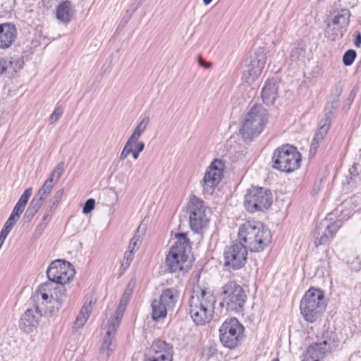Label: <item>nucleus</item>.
<instances>
[{"mask_svg":"<svg viewBox=\"0 0 361 361\" xmlns=\"http://www.w3.org/2000/svg\"><path fill=\"white\" fill-rule=\"evenodd\" d=\"M350 17V12L348 9L334 12L331 20L326 24L325 37L331 41L341 39L347 30Z\"/></svg>","mask_w":361,"mask_h":361,"instance_id":"13","label":"nucleus"},{"mask_svg":"<svg viewBox=\"0 0 361 361\" xmlns=\"http://www.w3.org/2000/svg\"><path fill=\"white\" fill-rule=\"evenodd\" d=\"M134 143L130 142V140H127V142H126V144L124 145V147L120 154V156H119V160L120 161H123L125 160L128 156L131 154L132 152V147L134 146Z\"/></svg>","mask_w":361,"mask_h":361,"instance_id":"39","label":"nucleus"},{"mask_svg":"<svg viewBox=\"0 0 361 361\" xmlns=\"http://www.w3.org/2000/svg\"><path fill=\"white\" fill-rule=\"evenodd\" d=\"M74 16V10L69 1L61 3L56 9V18L63 23H69Z\"/></svg>","mask_w":361,"mask_h":361,"instance_id":"25","label":"nucleus"},{"mask_svg":"<svg viewBox=\"0 0 361 361\" xmlns=\"http://www.w3.org/2000/svg\"><path fill=\"white\" fill-rule=\"evenodd\" d=\"M125 310H126V308L118 305L116 310L114 317L121 320Z\"/></svg>","mask_w":361,"mask_h":361,"instance_id":"50","label":"nucleus"},{"mask_svg":"<svg viewBox=\"0 0 361 361\" xmlns=\"http://www.w3.org/2000/svg\"><path fill=\"white\" fill-rule=\"evenodd\" d=\"M121 319L114 317L111 324L107 329L106 334L108 335L115 336L117 329L120 325Z\"/></svg>","mask_w":361,"mask_h":361,"instance_id":"43","label":"nucleus"},{"mask_svg":"<svg viewBox=\"0 0 361 361\" xmlns=\"http://www.w3.org/2000/svg\"><path fill=\"white\" fill-rule=\"evenodd\" d=\"M18 220V219L10 215L0 233L8 236V235L9 234V233L11 232V229L15 226Z\"/></svg>","mask_w":361,"mask_h":361,"instance_id":"37","label":"nucleus"},{"mask_svg":"<svg viewBox=\"0 0 361 361\" xmlns=\"http://www.w3.org/2000/svg\"><path fill=\"white\" fill-rule=\"evenodd\" d=\"M131 294H132V290H126L124 293L123 294L122 296H123L124 298L130 300V296H131Z\"/></svg>","mask_w":361,"mask_h":361,"instance_id":"55","label":"nucleus"},{"mask_svg":"<svg viewBox=\"0 0 361 361\" xmlns=\"http://www.w3.org/2000/svg\"><path fill=\"white\" fill-rule=\"evenodd\" d=\"M306 50L302 47H294L291 49L286 59V63L289 66H295L302 62L305 56Z\"/></svg>","mask_w":361,"mask_h":361,"instance_id":"28","label":"nucleus"},{"mask_svg":"<svg viewBox=\"0 0 361 361\" xmlns=\"http://www.w3.org/2000/svg\"><path fill=\"white\" fill-rule=\"evenodd\" d=\"M278 94V87L274 79L267 80L262 90V99L267 105L272 104Z\"/></svg>","mask_w":361,"mask_h":361,"instance_id":"22","label":"nucleus"},{"mask_svg":"<svg viewBox=\"0 0 361 361\" xmlns=\"http://www.w3.org/2000/svg\"><path fill=\"white\" fill-rule=\"evenodd\" d=\"M173 347L160 339L155 340L147 349L143 361H173Z\"/></svg>","mask_w":361,"mask_h":361,"instance_id":"18","label":"nucleus"},{"mask_svg":"<svg viewBox=\"0 0 361 361\" xmlns=\"http://www.w3.org/2000/svg\"><path fill=\"white\" fill-rule=\"evenodd\" d=\"M188 303L190 317L196 324L204 325L212 320L216 305L212 293L197 288L193 290Z\"/></svg>","mask_w":361,"mask_h":361,"instance_id":"1","label":"nucleus"},{"mask_svg":"<svg viewBox=\"0 0 361 361\" xmlns=\"http://www.w3.org/2000/svg\"><path fill=\"white\" fill-rule=\"evenodd\" d=\"M340 97V90H336V97L332 99L331 102L326 103L324 107V115L322 120H328L329 123H331V118L334 116V111L338 106V102Z\"/></svg>","mask_w":361,"mask_h":361,"instance_id":"32","label":"nucleus"},{"mask_svg":"<svg viewBox=\"0 0 361 361\" xmlns=\"http://www.w3.org/2000/svg\"><path fill=\"white\" fill-rule=\"evenodd\" d=\"M8 68L7 61L0 57V75Z\"/></svg>","mask_w":361,"mask_h":361,"instance_id":"51","label":"nucleus"},{"mask_svg":"<svg viewBox=\"0 0 361 361\" xmlns=\"http://www.w3.org/2000/svg\"><path fill=\"white\" fill-rule=\"evenodd\" d=\"M179 298V293L177 288H167L162 290L159 300L166 306L167 308L171 310L174 308Z\"/></svg>","mask_w":361,"mask_h":361,"instance_id":"23","label":"nucleus"},{"mask_svg":"<svg viewBox=\"0 0 361 361\" xmlns=\"http://www.w3.org/2000/svg\"><path fill=\"white\" fill-rule=\"evenodd\" d=\"M42 204H43L37 201V199L32 198L23 215L24 221L30 222L37 213Z\"/></svg>","mask_w":361,"mask_h":361,"instance_id":"33","label":"nucleus"},{"mask_svg":"<svg viewBox=\"0 0 361 361\" xmlns=\"http://www.w3.org/2000/svg\"><path fill=\"white\" fill-rule=\"evenodd\" d=\"M63 194H64V190L63 189H60V190H57L54 193V195L51 199V200H52L53 202H56V204H59L60 203V202L61 201V200H62Z\"/></svg>","mask_w":361,"mask_h":361,"instance_id":"48","label":"nucleus"},{"mask_svg":"<svg viewBox=\"0 0 361 361\" xmlns=\"http://www.w3.org/2000/svg\"><path fill=\"white\" fill-rule=\"evenodd\" d=\"M175 236L176 241L166 257V266L171 272L187 271L188 257L186 251L190 247L189 240L183 233H176Z\"/></svg>","mask_w":361,"mask_h":361,"instance_id":"8","label":"nucleus"},{"mask_svg":"<svg viewBox=\"0 0 361 361\" xmlns=\"http://www.w3.org/2000/svg\"><path fill=\"white\" fill-rule=\"evenodd\" d=\"M149 123V116H145L135 128L133 133L128 140L133 142L134 144L137 143V142L140 138L142 134L146 130Z\"/></svg>","mask_w":361,"mask_h":361,"instance_id":"30","label":"nucleus"},{"mask_svg":"<svg viewBox=\"0 0 361 361\" xmlns=\"http://www.w3.org/2000/svg\"><path fill=\"white\" fill-rule=\"evenodd\" d=\"M95 200L92 198L88 199L84 204L82 213L87 214L90 213L94 208Z\"/></svg>","mask_w":361,"mask_h":361,"instance_id":"45","label":"nucleus"},{"mask_svg":"<svg viewBox=\"0 0 361 361\" xmlns=\"http://www.w3.org/2000/svg\"><path fill=\"white\" fill-rule=\"evenodd\" d=\"M129 300L122 296L120 302L119 306L123 307L124 308H126L127 305L128 304Z\"/></svg>","mask_w":361,"mask_h":361,"instance_id":"53","label":"nucleus"},{"mask_svg":"<svg viewBox=\"0 0 361 361\" xmlns=\"http://www.w3.org/2000/svg\"><path fill=\"white\" fill-rule=\"evenodd\" d=\"M271 203L272 194L271 191L262 188L250 189L245 195V207L251 213L268 209Z\"/></svg>","mask_w":361,"mask_h":361,"instance_id":"12","label":"nucleus"},{"mask_svg":"<svg viewBox=\"0 0 361 361\" xmlns=\"http://www.w3.org/2000/svg\"><path fill=\"white\" fill-rule=\"evenodd\" d=\"M75 275V270L71 263L58 259L52 262L47 270L49 281L64 285L69 283Z\"/></svg>","mask_w":361,"mask_h":361,"instance_id":"14","label":"nucleus"},{"mask_svg":"<svg viewBox=\"0 0 361 361\" xmlns=\"http://www.w3.org/2000/svg\"><path fill=\"white\" fill-rule=\"evenodd\" d=\"M23 61L21 59H13L7 61L8 68H11L16 73L23 68Z\"/></svg>","mask_w":361,"mask_h":361,"instance_id":"41","label":"nucleus"},{"mask_svg":"<svg viewBox=\"0 0 361 361\" xmlns=\"http://www.w3.org/2000/svg\"><path fill=\"white\" fill-rule=\"evenodd\" d=\"M42 316V311L39 306L27 310L20 317V329L26 334L32 332L37 327Z\"/></svg>","mask_w":361,"mask_h":361,"instance_id":"20","label":"nucleus"},{"mask_svg":"<svg viewBox=\"0 0 361 361\" xmlns=\"http://www.w3.org/2000/svg\"><path fill=\"white\" fill-rule=\"evenodd\" d=\"M93 303L94 302H92V300H87L82 307L80 313L77 316L73 324V329L75 331L82 328L85 323L87 322L90 317V314L92 310Z\"/></svg>","mask_w":361,"mask_h":361,"instance_id":"26","label":"nucleus"},{"mask_svg":"<svg viewBox=\"0 0 361 361\" xmlns=\"http://www.w3.org/2000/svg\"><path fill=\"white\" fill-rule=\"evenodd\" d=\"M207 207L204 202L196 196H192L188 205V214L190 229L195 233H202L209 224Z\"/></svg>","mask_w":361,"mask_h":361,"instance_id":"10","label":"nucleus"},{"mask_svg":"<svg viewBox=\"0 0 361 361\" xmlns=\"http://www.w3.org/2000/svg\"><path fill=\"white\" fill-rule=\"evenodd\" d=\"M266 61L267 56L264 50H257L245 70L243 72L242 81L249 85L253 83L262 73Z\"/></svg>","mask_w":361,"mask_h":361,"instance_id":"19","label":"nucleus"},{"mask_svg":"<svg viewBox=\"0 0 361 361\" xmlns=\"http://www.w3.org/2000/svg\"><path fill=\"white\" fill-rule=\"evenodd\" d=\"M356 55V51L353 49H349L345 51L343 56V64L347 66L352 65L355 59Z\"/></svg>","mask_w":361,"mask_h":361,"instance_id":"38","label":"nucleus"},{"mask_svg":"<svg viewBox=\"0 0 361 361\" xmlns=\"http://www.w3.org/2000/svg\"><path fill=\"white\" fill-rule=\"evenodd\" d=\"M135 149L132 148V155L134 159H137L139 154L145 149V143L143 142H139V140L135 145Z\"/></svg>","mask_w":361,"mask_h":361,"instance_id":"44","label":"nucleus"},{"mask_svg":"<svg viewBox=\"0 0 361 361\" xmlns=\"http://www.w3.org/2000/svg\"><path fill=\"white\" fill-rule=\"evenodd\" d=\"M24 209H25V207H23L16 203L14 208L13 209L11 216H13V217L19 219V218H20L21 214L23 213V212L24 211Z\"/></svg>","mask_w":361,"mask_h":361,"instance_id":"47","label":"nucleus"},{"mask_svg":"<svg viewBox=\"0 0 361 361\" xmlns=\"http://www.w3.org/2000/svg\"><path fill=\"white\" fill-rule=\"evenodd\" d=\"M141 244V239L139 235H135L130 240L128 250L135 252Z\"/></svg>","mask_w":361,"mask_h":361,"instance_id":"42","label":"nucleus"},{"mask_svg":"<svg viewBox=\"0 0 361 361\" xmlns=\"http://www.w3.org/2000/svg\"><path fill=\"white\" fill-rule=\"evenodd\" d=\"M198 61H199V64H200L201 66L204 67V68H210V67L212 66V63H207V62H205V61L202 59V56H200L198 57Z\"/></svg>","mask_w":361,"mask_h":361,"instance_id":"52","label":"nucleus"},{"mask_svg":"<svg viewBox=\"0 0 361 361\" xmlns=\"http://www.w3.org/2000/svg\"><path fill=\"white\" fill-rule=\"evenodd\" d=\"M41 296L49 316L55 315L61 308L67 298V290L64 285L46 282L39 287L37 297Z\"/></svg>","mask_w":361,"mask_h":361,"instance_id":"5","label":"nucleus"},{"mask_svg":"<svg viewBox=\"0 0 361 361\" xmlns=\"http://www.w3.org/2000/svg\"><path fill=\"white\" fill-rule=\"evenodd\" d=\"M57 207L58 204L50 200L48 205L44 209V215L42 216V221H45L48 219H50L54 211L56 209Z\"/></svg>","mask_w":361,"mask_h":361,"instance_id":"35","label":"nucleus"},{"mask_svg":"<svg viewBox=\"0 0 361 361\" xmlns=\"http://www.w3.org/2000/svg\"><path fill=\"white\" fill-rule=\"evenodd\" d=\"M331 220L326 217L316 225L314 231V243L316 247L329 243L341 228V220Z\"/></svg>","mask_w":361,"mask_h":361,"instance_id":"15","label":"nucleus"},{"mask_svg":"<svg viewBox=\"0 0 361 361\" xmlns=\"http://www.w3.org/2000/svg\"><path fill=\"white\" fill-rule=\"evenodd\" d=\"M352 170L355 171V168L353 167L352 169H349L350 174H352Z\"/></svg>","mask_w":361,"mask_h":361,"instance_id":"59","label":"nucleus"},{"mask_svg":"<svg viewBox=\"0 0 361 361\" xmlns=\"http://www.w3.org/2000/svg\"><path fill=\"white\" fill-rule=\"evenodd\" d=\"M301 154L297 148L290 145L277 147L272 154V167L281 172L290 173L300 166Z\"/></svg>","mask_w":361,"mask_h":361,"instance_id":"7","label":"nucleus"},{"mask_svg":"<svg viewBox=\"0 0 361 361\" xmlns=\"http://www.w3.org/2000/svg\"><path fill=\"white\" fill-rule=\"evenodd\" d=\"M212 1V0H203V2L205 5H209Z\"/></svg>","mask_w":361,"mask_h":361,"instance_id":"58","label":"nucleus"},{"mask_svg":"<svg viewBox=\"0 0 361 361\" xmlns=\"http://www.w3.org/2000/svg\"><path fill=\"white\" fill-rule=\"evenodd\" d=\"M134 254L135 252H133L132 250H127L124 253L123 261L121 263V269L126 271L129 267L134 258Z\"/></svg>","mask_w":361,"mask_h":361,"instance_id":"36","label":"nucleus"},{"mask_svg":"<svg viewBox=\"0 0 361 361\" xmlns=\"http://www.w3.org/2000/svg\"><path fill=\"white\" fill-rule=\"evenodd\" d=\"M272 361H279V360L278 358H275Z\"/></svg>","mask_w":361,"mask_h":361,"instance_id":"60","label":"nucleus"},{"mask_svg":"<svg viewBox=\"0 0 361 361\" xmlns=\"http://www.w3.org/2000/svg\"><path fill=\"white\" fill-rule=\"evenodd\" d=\"M152 307V319L154 322H160L165 319L167 315V312L171 310L167 308L166 306L159 300H154L151 303Z\"/></svg>","mask_w":361,"mask_h":361,"instance_id":"27","label":"nucleus"},{"mask_svg":"<svg viewBox=\"0 0 361 361\" xmlns=\"http://www.w3.org/2000/svg\"><path fill=\"white\" fill-rule=\"evenodd\" d=\"M63 113V108H61V107L56 108L49 117L50 123H56L59 119V118L62 116Z\"/></svg>","mask_w":361,"mask_h":361,"instance_id":"46","label":"nucleus"},{"mask_svg":"<svg viewBox=\"0 0 361 361\" xmlns=\"http://www.w3.org/2000/svg\"><path fill=\"white\" fill-rule=\"evenodd\" d=\"M17 30L12 23L0 24V48L7 49L15 42Z\"/></svg>","mask_w":361,"mask_h":361,"instance_id":"21","label":"nucleus"},{"mask_svg":"<svg viewBox=\"0 0 361 361\" xmlns=\"http://www.w3.org/2000/svg\"><path fill=\"white\" fill-rule=\"evenodd\" d=\"M338 89L340 90V94H341V88L338 86H336L335 88H334V92L332 93V97L333 99H334L335 97H336V90Z\"/></svg>","mask_w":361,"mask_h":361,"instance_id":"57","label":"nucleus"},{"mask_svg":"<svg viewBox=\"0 0 361 361\" xmlns=\"http://www.w3.org/2000/svg\"><path fill=\"white\" fill-rule=\"evenodd\" d=\"M338 345L339 339L336 334L333 331H326L320 341L307 348L304 358L310 361H319L334 351Z\"/></svg>","mask_w":361,"mask_h":361,"instance_id":"9","label":"nucleus"},{"mask_svg":"<svg viewBox=\"0 0 361 361\" xmlns=\"http://www.w3.org/2000/svg\"><path fill=\"white\" fill-rule=\"evenodd\" d=\"M268 121V112L263 106L255 104L245 115L240 129L245 141H251L264 130Z\"/></svg>","mask_w":361,"mask_h":361,"instance_id":"4","label":"nucleus"},{"mask_svg":"<svg viewBox=\"0 0 361 361\" xmlns=\"http://www.w3.org/2000/svg\"><path fill=\"white\" fill-rule=\"evenodd\" d=\"M224 257V266L237 270L245 264L247 249L241 242L233 243L225 250Z\"/></svg>","mask_w":361,"mask_h":361,"instance_id":"16","label":"nucleus"},{"mask_svg":"<svg viewBox=\"0 0 361 361\" xmlns=\"http://www.w3.org/2000/svg\"><path fill=\"white\" fill-rule=\"evenodd\" d=\"M114 336L108 335L106 333L104 337L102 344L100 347V353L109 357L116 348V341H114Z\"/></svg>","mask_w":361,"mask_h":361,"instance_id":"31","label":"nucleus"},{"mask_svg":"<svg viewBox=\"0 0 361 361\" xmlns=\"http://www.w3.org/2000/svg\"><path fill=\"white\" fill-rule=\"evenodd\" d=\"M32 193V188H28L25 189L24 192L22 194L20 197L19 198L18 201L17 202V204L25 208L26 204H27V202L31 197Z\"/></svg>","mask_w":361,"mask_h":361,"instance_id":"40","label":"nucleus"},{"mask_svg":"<svg viewBox=\"0 0 361 361\" xmlns=\"http://www.w3.org/2000/svg\"><path fill=\"white\" fill-rule=\"evenodd\" d=\"M238 238L250 252H259L271 243L272 235L261 222L247 221L239 227Z\"/></svg>","mask_w":361,"mask_h":361,"instance_id":"2","label":"nucleus"},{"mask_svg":"<svg viewBox=\"0 0 361 361\" xmlns=\"http://www.w3.org/2000/svg\"><path fill=\"white\" fill-rule=\"evenodd\" d=\"M219 297L220 307L234 313L243 312L247 300L245 290L235 281H229L221 288Z\"/></svg>","mask_w":361,"mask_h":361,"instance_id":"6","label":"nucleus"},{"mask_svg":"<svg viewBox=\"0 0 361 361\" xmlns=\"http://www.w3.org/2000/svg\"><path fill=\"white\" fill-rule=\"evenodd\" d=\"M244 326L235 318L224 321L219 329V339L224 346L233 349L238 346L244 337Z\"/></svg>","mask_w":361,"mask_h":361,"instance_id":"11","label":"nucleus"},{"mask_svg":"<svg viewBox=\"0 0 361 361\" xmlns=\"http://www.w3.org/2000/svg\"><path fill=\"white\" fill-rule=\"evenodd\" d=\"M6 235L0 233V248L1 247L5 239L6 238Z\"/></svg>","mask_w":361,"mask_h":361,"instance_id":"56","label":"nucleus"},{"mask_svg":"<svg viewBox=\"0 0 361 361\" xmlns=\"http://www.w3.org/2000/svg\"><path fill=\"white\" fill-rule=\"evenodd\" d=\"M224 164L219 159H214L205 172L202 188L204 193L212 195L223 178Z\"/></svg>","mask_w":361,"mask_h":361,"instance_id":"17","label":"nucleus"},{"mask_svg":"<svg viewBox=\"0 0 361 361\" xmlns=\"http://www.w3.org/2000/svg\"><path fill=\"white\" fill-rule=\"evenodd\" d=\"M326 307L323 291L319 288H310L301 299L300 310L306 322L314 323L322 317Z\"/></svg>","mask_w":361,"mask_h":361,"instance_id":"3","label":"nucleus"},{"mask_svg":"<svg viewBox=\"0 0 361 361\" xmlns=\"http://www.w3.org/2000/svg\"><path fill=\"white\" fill-rule=\"evenodd\" d=\"M216 350L215 348L209 347L203 352L202 355L207 360H209L212 356H213L216 353Z\"/></svg>","mask_w":361,"mask_h":361,"instance_id":"49","label":"nucleus"},{"mask_svg":"<svg viewBox=\"0 0 361 361\" xmlns=\"http://www.w3.org/2000/svg\"><path fill=\"white\" fill-rule=\"evenodd\" d=\"M54 185L55 183L54 181H51V178H47L33 198L37 199V201L43 204L47 197L52 190Z\"/></svg>","mask_w":361,"mask_h":361,"instance_id":"29","label":"nucleus"},{"mask_svg":"<svg viewBox=\"0 0 361 361\" xmlns=\"http://www.w3.org/2000/svg\"><path fill=\"white\" fill-rule=\"evenodd\" d=\"M354 44L356 47H359L360 46V44H361V34L360 32L357 33Z\"/></svg>","mask_w":361,"mask_h":361,"instance_id":"54","label":"nucleus"},{"mask_svg":"<svg viewBox=\"0 0 361 361\" xmlns=\"http://www.w3.org/2000/svg\"><path fill=\"white\" fill-rule=\"evenodd\" d=\"M331 123L328 120H321L319 124V128L316 131L312 143L310 147V152H315L319 147V143L324 140L330 128Z\"/></svg>","mask_w":361,"mask_h":361,"instance_id":"24","label":"nucleus"},{"mask_svg":"<svg viewBox=\"0 0 361 361\" xmlns=\"http://www.w3.org/2000/svg\"><path fill=\"white\" fill-rule=\"evenodd\" d=\"M63 170H64V162L61 161L56 165V166L54 168L53 171L51 173V174L48 178H51V181H54V183H56L61 178Z\"/></svg>","mask_w":361,"mask_h":361,"instance_id":"34","label":"nucleus"}]
</instances>
